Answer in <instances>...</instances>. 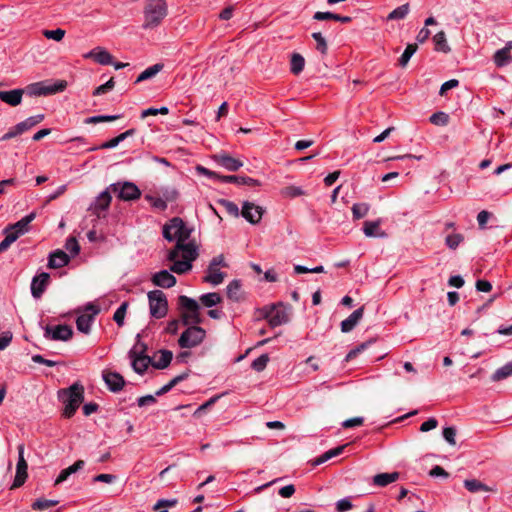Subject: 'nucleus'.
<instances>
[{
  "label": "nucleus",
  "mask_w": 512,
  "mask_h": 512,
  "mask_svg": "<svg viewBox=\"0 0 512 512\" xmlns=\"http://www.w3.org/2000/svg\"><path fill=\"white\" fill-rule=\"evenodd\" d=\"M167 15V0H145L143 8V29H154L160 26Z\"/></svg>",
  "instance_id": "1"
},
{
  "label": "nucleus",
  "mask_w": 512,
  "mask_h": 512,
  "mask_svg": "<svg viewBox=\"0 0 512 512\" xmlns=\"http://www.w3.org/2000/svg\"><path fill=\"white\" fill-rule=\"evenodd\" d=\"M58 398L65 405L63 416L71 418L84 400V387L75 382L70 387L59 390Z\"/></svg>",
  "instance_id": "2"
},
{
  "label": "nucleus",
  "mask_w": 512,
  "mask_h": 512,
  "mask_svg": "<svg viewBox=\"0 0 512 512\" xmlns=\"http://www.w3.org/2000/svg\"><path fill=\"white\" fill-rule=\"evenodd\" d=\"M290 315L291 307L283 302L274 303L262 309H258V316L265 318L272 327L288 323Z\"/></svg>",
  "instance_id": "3"
},
{
  "label": "nucleus",
  "mask_w": 512,
  "mask_h": 512,
  "mask_svg": "<svg viewBox=\"0 0 512 512\" xmlns=\"http://www.w3.org/2000/svg\"><path fill=\"white\" fill-rule=\"evenodd\" d=\"M191 232L192 229L188 228L181 218L174 217L163 226L162 234L167 241L176 240V243H180L188 240Z\"/></svg>",
  "instance_id": "4"
},
{
  "label": "nucleus",
  "mask_w": 512,
  "mask_h": 512,
  "mask_svg": "<svg viewBox=\"0 0 512 512\" xmlns=\"http://www.w3.org/2000/svg\"><path fill=\"white\" fill-rule=\"evenodd\" d=\"M66 86L67 82L64 80H58L56 82L39 81L29 84L24 91L29 96H47L64 91Z\"/></svg>",
  "instance_id": "5"
},
{
  "label": "nucleus",
  "mask_w": 512,
  "mask_h": 512,
  "mask_svg": "<svg viewBox=\"0 0 512 512\" xmlns=\"http://www.w3.org/2000/svg\"><path fill=\"white\" fill-rule=\"evenodd\" d=\"M77 313L79 314L76 319V327L78 331L84 334H89L92 323L100 313V307L89 302L82 309H78Z\"/></svg>",
  "instance_id": "6"
},
{
  "label": "nucleus",
  "mask_w": 512,
  "mask_h": 512,
  "mask_svg": "<svg viewBox=\"0 0 512 512\" xmlns=\"http://www.w3.org/2000/svg\"><path fill=\"white\" fill-rule=\"evenodd\" d=\"M206 331L198 324L188 327L178 339L181 348H193L198 346L204 340Z\"/></svg>",
  "instance_id": "7"
},
{
  "label": "nucleus",
  "mask_w": 512,
  "mask_h": 512,
  "mask_svg": "<svg viewBox=\"0 0 512 512\" xmlns=\"http://www.w3.org/2000/svg\"><path fill=\"white\" fill-rule=\"evenodd\" d=\"M150 314L156 319L163 318L168 311V302L161 290H153L148 293Z\"/></svg>",
  "instance_id": "8"
},
{
  "label": "nucleus",
  "mask_w": 512,
  "mask_h": 512,
  "mask_svg": "<svg viewBox=\"0 0 512 512\" xmlns=\"http://www.w3.org/2000/svg\"><path fill=\"white\" fill-rule=\"evenodd\" d=\"M226 267L227 264L224 260L223 255H218L214 257L207 269V273L203 278V281L206 283H210L214 286L221 284L226 276V274L220 271L219 267Z\"/></svg>",
  "instance_id": "9"
},
{
  "label": "nucleus",
  "mask_w": 512,
  "mask_h": 512,
  "mask_svg": "<svg viewBox=\"0 0 512 512\" xmlns=\"http://www.w3.org/2000/svg\"><path fill=\"white\" fill-rule=\"evenodd\" d=\"M108 190L117 193L118 198L123 201L136 200L141 196V191L132 182L113 183L109 185Z\"/></svg>",
  "instance_id": "10"
},
{
  "label": "nucleus",
  "mask_w": 512,
  "mask_h": 512,
  "mask_svg": "<svg viewBox=\"0 0 512 512\" xmlns=\"http://www.w3.org/2000/svg\"><path fill=\"white\" fill-rule=\"evenodd\" d=\"M178 301H179V305L188 311L187 314L183 315V324L184 325H187L189 323L200 324L202 322V320L199 316V313H198L199 304L196 300H194L188 296L181 295V296H179Z\"/></svg>",
  "instance_id": "11"
},
{
  "label": "nucleus",
  "mask_w": 512,
  "mask_h": 512,
  "mask_svg": "<svg viewBox=\"0 0 512 512\" xmlns=\"http://www.w3.org/2000/svg\"><path fill=\"white\" fill-rule=\"evenodd\" d=\"M44 337L48 340L53 341H68L73 336V330L69 325H46L43 327Z\"/></svg>",
  "instance_id": "12"
},
{
  "label": "nucleus",
  "mask_w": 512,
  "mask_h": 512,
  "mask_svg": "<svg viewBox=\"0 0 512 512\" xmlns=\"http://www.w3.org/2000/svg\"><path fill=\"white\" fill-rule=\"evenodd\" d=\"M182 253V258L193 262L198 257L197 247L194 242L176 243L175 247L169 251L168 260H175Z\"/></svg>",
  "instance_id": "13"
},
{
  "label": "nucleus",
  "mask_w": 512,
  "mask_h": 512,
  "mask_svg": "<svg viewBox=\"0 0 512 512\" xmlns=\"http://www.w3.org/2000/svg\"><path fill=\"white\" fill-rule=\"evenodd\" d=\"M17 450H18V462L16 465V475H15V479L13 482L14 488L22 486L25 483L27 476H28L27 475L28 464L24 458V450H25L24 444L18 445Z\"/></svg>",
  "instance_id": "14"
},
{
  "label": "nucleus",
  "mask_w": 512,
  "mask_h": 512,
  "mask_svg": "<svg viewBox=\"0 0 512 512\" xmlns=\"http://www.w3.org/2000/svg\"><path fill=\"white\" fill-rule=\"evenodd\" d=\"M111 190L108 188L101 192L96 199L90 204L88 210L95 214L98 218L101 217L102 213L105 212L111 204Z\"/></svg>",
  "instance_id": "15"
},
{
  "label": "nucleus",
  "mask_w": 512,
  "mask_h": 512,
  "mask_svg": "<svg viewBox=\"0 0 512 512\" xmlns=\"http://www.w3.org/2000/svg\"><path fill=\"white\" fill-rule=\"evenodd\" d=\"M103 380L111 392L121 391L125 385V380L121 374L113 371H103Z\"/></svg>",
  "instance_id": "16"
},
{
  "label": "nucleus",
  "mask_w": 512,
  "mask_h": 512,
  "mask_svg": "<svg viewBox=\"0 0 512 512\" xmlns=\"http://www.w3.org/2000/svg\"><path fill=\"white\" fill-rule=\"evenodd\" d=\"M50 275L46 272H42L33 277L31 282V294L34 298H40L44 293L48 283Z\"/></svg>",
  "instance_id": "17"
},
{
  "label": "nucleus",
  "mask_w": 512,
  "mask_h": 512,
  "mask_svg": "<svg viewBox=\"0 0 512 512\" xmlns=\"http://www.w3.org/2000/svg\"><path fill=\"white\" fill-rule=\"evenodd\" d=\"M86 59H93L96 63L100 65H110L113 64V56L104 48L98 46L91 51L87 52L83 55Z\"/></svg>",
  "instance_id": "18"
},
{
  "label": "nucleus",
  "mask_w": 512,
  "mask_h": 512,
  "mask_svg": "<svg viewBox=\"0 0 512 512\" xmlns=\"http://www.w3.org/2000/svg\"><path fill=\"white\" fill-rule=\"evenodd\" d=\"M36 213L31 212L28 215L24 216L22 219L14 223L7 230L10 234H16L17 238L29 230V224L35 219Z\"/></svg>",
  "instance_id": "19"
},
{
  "label": "nucleus",
  "mask_w": 512,
  "mask_h": 512,
  "mask_svg": "<svg viewBox=\"0 0 512 512\" xmlns=\"http://www.w3.org/2000/svg\"><path fill=\"white\" fill-rule=\"evenodd\" d=\"M152 282L155 286L162 288H171L176 284V278L168 270H161L152 276Z\"/></svg>",
  "instance_id": "20"
},
{
  "label": "nucleus",
  "mask_w": 512,
  "mask_h": 512,
  "mask_svg": "<svg viewBox=\"0 0 512 512\" xmlns=\"http://www.w3.org/2000/svg\"><path fill=\"white\" fill-rule=\"evenodd\" d=\"M70 261V257L63 250L57 249L49 254L48 268L57 269L66 266Z\"/></svg>",
  "instance_id": "21"
},
{
  "label": "nucleus",
  "mask_w": 512,
  "mask_h": 512,
  "mask_svg": "<svg viewBox=\"0 0 512 512\" xmlns=\"http://www.w3.org/2000/svg\"><path fill=\"white\" fill-rule=\"evenodd\" d=\"M364 314V307H360L356 310H354L349 317H347L345 320L341 322V331L343 333H349L351 332L355 326L359 323V321L362 319Z\"/></svg>",
  "instance_id": "22"
},
{
  "label": "nucleus",
  "mask_w": 512,
  "mask_h": 512,
  "mask_svg": "<svg viewBox=\"0 0 512 512\" xmlns=\"http://www.w3.org/2000/svg\"><path fill=\"white\" fill-rule=\"evenodd\" d=\"M381 220L377 219L375 221H365L363 224V233L366 237L370 238H384L386 237V233L380 228Z\"/></svg>",
  "instance_id": "23"
},
{
  "label": "nucleus",
  "mask_w": 512,
  "mask_h": 512,
  "mask_svg": "<svg viewBox=\"0 0 512 512\" xmlns=\"http://www.w3.org/2000/svg\"><path fill=\"white\" fill-rule=\"evenodd\" d=\"M129 358L131 360L133 370L139 375H143L149 365L152 366V357L150 356L129 355Z\"/></svg>",
  "instance_id": "24"
},
{
  "label": "nucleus",
  "mask_w": 512,
  "mask_h": 512,
  "mask_svg": "<svg viewBox=\"0 0 512 512\" xmlns=\"http://www.w3.org/2000/svg\"><path fill=\"white\" fill-rule=\"evenodd\" d=\"M25 93L24 89H13L9 91H0V100L10 106H17L22 101V96Z\"/></svg>",
  "instance_id": "25"
},
{
  "label": "nucleus",
  "mask_w": 512,
  "mask_h": 512,
  "mask_svg": "<svg viewBox=\"0 0 512 512\" xmlns=\"http://www.w3.org/2000/svg\"><path fill=\"white\" fill-rule=\"evenodd\" d=\"M216 161L223 168L227 169L228 171H232V172L237 171L243 165L240 160L233 158L232 156H230L228 154L217 155Z\"/></svg>",
  "instance_id": "26"
},
{
  "label": "nucleus",
  "mask_w": 512,
  "mask_h": 512,
  "mask_svg": "<svg viewBox=\"0 0 512 512\" xmlns=\"http://www.w3.org/2000/svg\"><path fill=\"white\" fill-rule=\"evenodd\" d=\"M463 485L471 493L497 491L495 487L488 486L477 479H466L464 480Z\"/></svg>",
  "instance_id": "27"
},
{
  "label": "nucleus",
  "mask_w": 512,
  "mask_h": 512,
  "mask_svg": "<svg viewBox=\"0 0 512 512\" xmlns=\"http://www.w3.org/2000/svg\"><path fill=\"white\" fill-rule=\"evenodd\" d=\"M158 353L160 354L158 360L152 358V367L159 370L167 368L173 359V353L167 349H161Z\"/></svg>",
  "instance_id": "28"
},
{
  "label": "nucleus",
  "mask_w": 512,
  "mask_h": 512,
  "mask_svg": "<svg viewBox=\"0 0 512 512\" xmlns=\"http://www.w3.org/2000/svg\"><path fill=\"white\" fill-rule=\"evenodd\" d=\"M399 476L400 474L398 472L379 473L373 477V483L376 486L385 487L388 484L397 481Z\"/></svg>",
  "instance_id": "29"
},
{
  "label": "nucleus",
  "mask_w": 512,
  "mask_h": 512,
  "mask_svg": "<svg viewBox=\"0 0 512 512\" xmlns=\"http://www.w3.org/2000/svg\"><path fill=\"white\" fill-rule=\"evenodd\" d=\"M219 181L224 183H235L237 185H255L256 180L246 176L222 175L218 176Z\"/></svg>",
  "instance_id": "30"
},
{
  "label": "nucleus",
  "mask_w": 512,
  "mask_h": 512,
  "mask_svg": "<svg viewBox=\"0 0 512 512\" xmlns=\"http://www.w3.org/2000/svg\"><path fill=\"white\" fill-rule=\"evenodd\" d=\"M164 68L162 63H156L148 68H146L139 76L136 78L135 83H140L155 77L159 72H161Z\"/></svg>",
  "instance_id": "31"
},
{
  "label": "nucleus",
  "mask_w": 512,
  "mask_h": 512,
  "mask_svg": "<svg viewBox=\"0 0 512 512\" xmlns=\"http://www.w3.org/2000/svg\"><path fill=\"white\" fill-rule=\"evenodd\" d=\"M43 119H44L43 114H38L35 116L28 117L24 121L16 124L17 130H19L21 132V134H23L24 132L30 130L31 128H33L34 126H36L37 124L42 122Z\"/></svg>",
  "instance_id": "32"
},
{
  "label": "nucleus",
  "mask_w": 512,
  "mask_h": 512,
  "mask_svg": "<svg viewBox=\"0 0 512 512\" xmlns=\"http://www.w3.org/2000/svg\"><path fill=\"white\" fill-rule=\"evenodd\" d=\"M494 63L497 67H504L511 61V54L508 48H502L495 52L493 57Z\"/></svg>",
  "instance_id": "33"
},
{
  "label": "nucleus",
  "mask_w": 512,
  "mask_h": 512,
  "mask_svg": "<svg viewBox=\"0 0 512 512\" xmlns=\"http://www.w3.org/2000/svg\"><path fill=\"white\" fill-rule=\"evenodd\" d=\"M227 297L233 301H239L242 298L241 282L239 280H233L228 284Z\"/></svg>",
  "instance_id": "34"
},
{
  "label": "nucleus",
  "mask_w": 512,
  "mask_h": 512,
  "mask_svg": "<svg viewBox=\"0 0 512 512\" xmlns=\"http://www.w3.org/2000/svg\"><path fill=\"white\" fill-rule=\"evenodd\" d=\"M172 265L170 266V271L177 273V274H183L191 270L192 268V262L182 259L178 260L177 258L175 260H170Z\"/></svg>",
  "instance_id": "35"
},
{
  "label": "nucleus",
  "mask_w": 512,
  "mask_h": 512,
  "mask_svg": "<svg viewBox=\"0 0 512 512\" xmlns=\"http://www.w3.org/2000/svg\"><path fill=\"white\" fill-rule=\"evenodd\" d=\"M512 376V361L498 368L491 376V380L498 382Z\"/></svg>",
  "instance_id": "36"
},
{
  "label": "nucleus",
  "mask_w": 512,
  "mask_h": 512,
  "mask_svg": "<svg viewBox=\"0 0 512 512\" xmlns=\"http://www.w3.org/2000/svg\"><path fill=\"white\" fill-rule=\"evenodd\" d=\"M305 66V59L299 53H293L290 60V70L293 74L301 73Z\"/></svg>",
  "instance_id": "37"
},
{
  "label": "nucleus",
  "mask_w": 512,
  "mask_h": 512,
  "mask_svg": "<svg viewBox=\"0 0 512 512\" xmlns=\"http://www.w3.org/2000/svg\"><path fill=\"white\" fill-rule=\"evenodd\" d=\"M410 11V6L408 3H405L401 6H398L394 10H392L388 16L387 20H402L404 19Z\"/></svg>",
  "instance_id": "38"
},
{
  "label": "nucleus",
  "mask_w": 512,
  "mask_h": 512,
  "mask_svg": "<svg viewBox=\"0 0 512 512\" xmlns=\"http://www.w3.org/2000/svg\"><path fill=\"white\" fill-rule=\"evenodd\" d=\"M433 42L435 45V49L437 51H441L444 53H447L450 51V47L447 44L446 35L443 31H440L434 35Z\"/></svg>",
  "instance_id": "39"
},
{
  "label": "nucleus",
  "mask_w": 512,
  "mask_h": 512,
  "mask_svg": "<svg viewBox=\"0 0 512 512\" xmlns=\"http://www.w3.org/2000/svg\"><path fill=\"white\" fill-rule=\"evenodd\" d=\"M311 36L314 39V41L316 42V47H315L316 50L321 55H326L327 51H328V45H327L326 39L322 35V32L321 31H315V32L312 33Z\"/></svg>",
  "instance_id": "40"
},
{
  "label": "nucleus",
  "mask_w": 512,
  "mask_h": 512,
  "mask_svg": "<svg viewBox=\"0 0 512 512\" xmlns=\"http://www.w3.org/2000/svg\"><path fill=\"white\" fill-rule=\"evenodd\" d=\"M346 445L338 446L336 448L330 449L322 454L316 461L315 464L320 465L324 462L332 459L333 457L339 456L344 451Z\"/></svg>",
  "instance_id": "41"
},
{
  "label": "nucleus",
  "mask_w": 512,
  "mask_h": 512,
  "mask_svg": "<svg viewBox=\"0 0 512 512\" xmlns=\"http://www.w3.org/2000/svg\"><path fill=\"white\" fill-rule=\"evenodd\" d=\"M201 303L206 307H213L222 301L221 296L216 292L206 293L200 297Z\"/></svg>",
  "instance_id": "42"
},
{
  "label": "nucleus",
  "mask_w": 512,
  "mask_h": 512,
  "mask_svg": "<svg viewBox=\"0 0 512 512\" xmlns=\"http://www.w3.org/2000/svg\"><path fill=\"white\" fill-rule=\"evenodd\" d=\"M370 209L367 203H355L352 206V215L354 220H359L365 217Z\"/></svg>",
  "instance_id": "43"
},
{
  "label": "nucleus",
  "mask_w": 512,
  "mask_h": 512,
  "mask_svg": "<svg viewBox=\"0 0 512 512\" xmlns=\"http://www.w3.org/2000/svg\"><path fill=\"white\" fill-rule=\"evenodd\" d=\"M416 51H417L416 44H408L406 46L404 52L402 53L401 57L399 58V65L402 67H405Z\"/></svg>",
  "instance_id": "44"
},
{
  "label": "nucleus",
  "mask_w": 512,
  "mask_h": 512,
  "mask_svg": "<svg viewBox=\"0 0 512 512\" xmlns=\"http://www.w3.org/2000/svg\"><path fill=\"white\" fill-rule=\"evenodd\" d=\"M464 240V236L460 233L449 234L445 238V244L448 248L455 250Z\"/></svg>",
  "instance_id": "45"
},
{
  "label": "nucleus",
  "mask_w": 512,
  "mask_h": 512,
  "mask_svg": "<svg viewBox=\"0 0 512 512\" xmlns=\"http://www.w3.org/2000/svg\"><path fill=\"white\" fill-rule=\"evenodd\" d=\"M217 202L219 205H221L225 208L226 212L229 215H231L233 217H239L240 211H239L238 206L234 202L226 200V199H219Z\"/></svg>",
  "instance_id": "46"
},
{
  "label": "nucleus",
  "mask_w": 512,
  "mask_h": 512,
  "mask_svg": "<svg viewBox=\"0 0 512 512\" xmlns=\"http://www.w3.org/2000/svg\"><path fill=\"white\" fill-rule=\"evenodd\" d=\"M430 122L434 125L445 126L449 122V115L442 111L435 112L430 116Z\"/></svg>",
  "instance_id": "47"
},
{
  "label": "nucleus",
  "mask_w": 512,
  "mask_h": 512,
  "mask_svg": "<svg viewBox=\"0 0 512 512\" xmlns=\"http://www.w3.org/2000/svg\"><path fill=\"white\" fill-rule=\"evenodd\" d=\"M58 504L57 500H47V499H37L32 504V509L37 511H43L50 507L56 506Z\"/></svg>",
  "instance_id": "48"
},
{
  "label": "nucleus",
  "mask_w": 512,
  "mask_h": 512,
  "mask_svg": "<svg viewBox=\"0 0 512 512\" xmlns=\"http://www.w3.org/2000/svg\"><path fill=\"white\" fill-rule=\"evenodd\" d=\"M127 307H128V303L127 302H123L117 308V310L115 311V313L113 315V319L117 323L118 326H123V324H124V319H125V314H126Z\"/></svg>",
  "instance_id": "49"
},
{
  "label": "nucleus",
  "mask_w": 512,
  "mask_h": 512,
  "mask_svg": "<svg viewBox=\"0 0 512 512\" xmlns=\"http://www.w3.org/2000/svg\"><path fill=\"white\" fill-rule=\"evenodd\" d=\"M146 200H148L151 206L157 210L164 211L167 209V202L161 197L146 195Z\"/></svg>",
  "instance_id": "50"
},
{
  "label": "nucleus",
  "mask_w": 512,
  "mask_h": 512,
  "mask_svg": "<svg viewBox=\"0 0 512 512\" xmlns=\"http://www.w3.org/2000/svg\"><path fill=\"white\" fill-rule=\"evenodd\" d=\"M253 207H254L253 203L246 201L243 203L242 210L240 211V215L243 218H245L248 222H250L251 224L256 223V221L253 218L252 212H251Z\"/></svg>",
  "instance_id": "51"
},
{
  "label": "nucleus",
  "mask_w": 512,
  "mask_h": 512,
  "mask_svg": "<svg viewBox=\"0 0 512 512\" xmlns=\"http://www.w3.org/2000/svg\"><path fill=\"white\" fill-rule=\"evenodd\" d=\"M138 341L136 344L132 347V349L129 351L128 355H138V356H148L146 354L147 352V345L143 342H140L139 338L140 335H137Z\"/></svg>",
  "instance_id": "52"
},
{
  "label": "nucleus",
  "mask_w": 512,
  "mask_h": 512,
  "mask_svg": "<svg viewBox=\"0 0 512 512\" xmlns=\"http://www.w3.org/2000/svg\"><path fill=\"white\" fill-rule=\"evenodd\" d=\"M43 35L47 39H52L55 41H61L65 36V30L61 28H57L55 30H44Z\"/></svg>",
  "instance_id": "53"
},
{
  "label": "nucleus",
  "mask_w": 512,
  "mask_h": 512,
  "mask_svg": "<svg viewBox=\"0 0 512 512\" xmlns=\"http://www.w3.org/2000/svg\"><path fill=\"white\" fill-rule=\"evenodd\" d=\"M352 507L353 504L351 502L350 497L342 498L335 503V508L337 512H346L352 509Z\"/></svg>",
  "instance_id": "54"
},
{
  "label": "nucleus",
  "mask_w": 512,
  "mask_h": 512,
  "mask_svg": "<svg viewBox=\"0 0 512 512\" xmlns=\"http://www.w3.org/2000/svg\"><path fill=\"white\" fill-rule=\"evenodd\" d=\"M115 82L113 78H110L106 83L98 86L94 91V96L105 94L114 88Z\"/></svg>",
  "instance_id": "55"
},
{
  "label": "nucleus",
  "mask_w": 512,
  "mask_h": 512,
  "mask_svg": "<svg viewBox=\"0 0 512 512\" xmlns=\"http://www.w3.org/2000/svg\"><path fill=\"white\" fill-rule=\"evenodd\" d=\"M65 248L73 255H77L80 251V246L75 237H69L66 240Z\"/></svg>",
  "instance_id": "56"
},
{
  "label": "nucleus",
  "mask_w": 512,
  "mask_h": 512,
  "mask_svg": "<svg viewBox=\"0 0 512 512\" xmlns=\"http://www.w3.org/2000/svg\"><path fill=\"white\" fill-rule=\"evenodd\" d=\"M443 438L450 444H456V429L454 427H445L443 429Z\"/></svg>",
  "instance_id": "57"
},
{
  "label": "nucleus",
  "mask_w": 512,
  "mask_h": 512,
  "mask_svg": "<svg viewBox=\"0 0 512 512\" xmlns=\"http://www.w3.org/2000/svg\"><path fill=\"white\" fill-rule=\"evenodd\" d=\"M17 240L16 234H10L8 231L5 238L0 242V252L5 251L8 247Z\"/></svg>",
  "instance_id": "58"
},
{
  "label": "nucleus",
  "mask_w": 512,
  "mask_h": 512,
  "mask_svg": "<svg viewBox=\"0 0 512 512\" xmlns=\"http://www.w3.org/2000/svg\"><path fill=\"white\" fill-rule=\"evenodd\" d=\"M438 426V421L436 418L434 417H431L429 418L428 420H426L425 422H423L420 426V431L421 432H428L432 429H435L436 427Z\"/></svg>",
  "instance_id": "59"
},
{
  "label": "nucleus",
  "mask_w": 512,
  "mask_h": 512,
  "mask_svg": "<svg viewBox=\"0 0 512 512\" xmlns=\"http://www.w3.org/2000/svg\"><path fill=\"white\" fill-rule=\"evenodd\" d=\"M363 422H364L363 417H354V418H350V419L343 421L342 427L343 428H353V427L362 425Z\"/></svg>",
  "instance_id": "60"
},
{
  "label": "nucleus",
  "mask_w": 512,
  "mask_h": 512,
  "mask_svg": "<svg viewBox=\"0 0 512 512\" xmlns=\"http://www.w3.org/2000/svg\"><path fill=\"white\" fill-rule=\"evenodd\" d=\"M177 503V499H159L153 506V510H159L162 507H173Z\"/></svg>",
  "instance_id": "61"
},
{
  "label": "nucleus",
  "mask_w": 512,
  "mask_h": 512,
  "mask_svg": "<svg viewBox=\"0 0 512 512\" xmlns=\"http://www.w3.org/2000/svg\"><path fill=\"white\" fill-rule=\"evenodd\" d=\"M32 361L34 363L44 364V365H46L48 367H54V366H56L58 364L56 361L45 359L42 355H39V354L33 355L32 356Z\"/></svg>",
  "instance_id": "62"
},
{
  "label": "nucleus",
  "mask_w": 512,
  "mask_h": 512,
  "mask_svg": "<svg viewBox=\"0 0 512 512\" xmlns=\"http://www.w3.org/2000/svg\"><path fill=\"white\" fill-rule=\"evenodd\" d=\"M491 217V213L486 211V210H482L478 213L477 215V222H478V225L480 228H484L488 222V220L490 219Z\"/></svg>",
  "instance_id": "63"
},
{
  "label": "nucleus",
  "mask_w": 512,
  "mask_h": 512,
  "mask_svg": "<svg viewBox=\"0 0 512 512\" xmlns=\"http://www.w3.org/2000/svg\"><path fill=\"white\" fill-rule=\"evenodd\" d=\"M459 85V81L456 80V79H450L446 82H444L442 85H441V88H440V91H439V94L441 96H443L446 91L452 89V88H455Z\"/></svg>",
  "instance_id": "64"
}]
</instances>
